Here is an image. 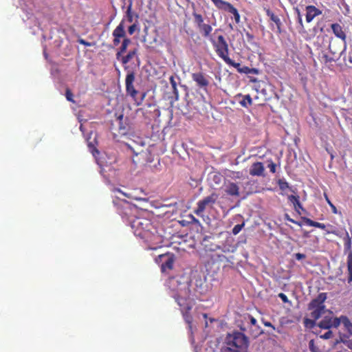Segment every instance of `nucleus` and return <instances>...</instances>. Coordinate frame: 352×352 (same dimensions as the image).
Returning <instances> with one entry per match:
<instances>
[{"instance_id":"4c0bfd02","label":"nucleus","mask_w":352,"mask_h":352,"mask_svg":"<svg viewBox=\"0 0 352 352\" xmlns=\"http://www.w3.org/2000/svg\"><path fill=\"white\" fill-rule=\"evenodd\" d=\"M169 81H170V83L171 87L173 88L174 94L177 95V82H176V81L175 80V77L173 76H171L169 78Z\"/></svg>"},{"instance_id":"aec40b11","label":"nucleus","mask_w":352,"mask_h":352,"mask_svg":"<svg viewBox=\"0 0 352 352\" xmlns=\"http://www.w3.org/2000/svg\"><path fill=\"white\" fill-rule=\"evenodd\" d=\"M226 253V252L217 251L214 254H211L210 258L213 263H228L229 262V260L225 255Z\"/></svg>"},{"instance_id":"a211bd4d","label":"nucleus","mask_w":352,"mask_h":352,"mask_svg":"<svg viewBox=\"0 0 352 352\" xmlns=\"http://www.w3.org/2000/svg\"><path fill=\"white\" fill-rule=\"evenodd\" d=\"M331 30L336 37L346 41V35L342 29V27L338 23H333L331 25Z\"/></svg>"},{"instance_id":"393cba45","label":"nucleus","mask_w":352,"mask_h":352,"mask_svg":"<svg viewBox=\"0 0 352 352\" xmlns=\"http://www.w3.org/2000/svg\"><path fill=\"white\" fill-rule=\"evenodd\" d=\"M131 40L129 38H124L122 40L121 46L118 49V51L116 53V58L120 60V56L126 52L128 46L131 44Z\"/></svg>"},{"instance_id":"603ef678","label":"nucleus","mask_w":352,"mask_h":352,"mask_svg":"<svg viewBox=\"0 0 352 352\" xmlns=\"http://www.w3.org/2000/svg\"><path fill=\"white\" fill-rule=\"evenodd\" d=\"M285 219H286L287 221H290V222H292V223H293L297 224V225H298V226H301L300 223H299V222H298V221H294V219H292V218H290V217H289V215H288V214H286V215H285Z\"/></svg>"},{"instance_id":"864d4df0","label":"nucleus","mask_w":352,"mask_h":352,"mask_svg":"<svg viewBox=\"0 0 352 352\" xmlns=\"http://www.w3.org/2000/svg\"><path fill=\"white\" fill-rule=\"evenodd\" d=\"M78 42H79L80 44H82V45H85V46H86V47H89V46H91V44L89 42H87V41H85L84 39H80V40L78 41Z\"/></svg>"},{"instance_id":"2eb2a0df","label":"nucleus","mask_w":352,"mask_h":352,"mask_svg":"<svg viewBox=\"0 0 352 352\" xmlns=\"http://www.w3.org/2000/svg\"><path fill=\"white\" fill-rule=\"evenodd\" d=\"M265 168L262 162H256L252 164L250 168V174L252 176H264Z\"/></svg>"},{"instance_id":"f03ea898","label":"nucleus","mask_w":352,"mask_h":352,"mask_svg":"<svg viewBox=\"0 0 352 352\" xmlns=\"http://www.w3.org/2000/svg\"><path fill=\"white\" fill-rule=\"evenodd\" d=\"M129 221L134 234L146 241H151L157 232L156 228L148 219L135 217L131 219Z\"/></svg>"},{"instance_id":"c03bdc74","label":"nucleus","mask_w":352,"mask_h":352,"mask_svg":"<svg viewBox=\"0 0 352 352\" xmlns=\"http://www.w3.org/2000/svg\"><path fill=\"white\" fill-rule=\"evenodd\" d=\"M333 337V332L331 330L325 332L324 334L320 336V338L327 340Z\"/></svg>"},{"instance_id":"473e14b6","label":"nucleus","mask_w":352,"mask_h":352,"mask_svg":"<svg viewBox=\"0 0 352 352\" xmlns=\"http://www.w3.org/2000/svg\"><path fill=\"white\" fill-rule=\"evenodd\" d=\"M241 73H244L246 74H258L259 73V70L256 68H250L247 66H244L241 68Z\"/></svg>"},{"instance_id":"412c9836","label":"nucleus","mask_w":352,"mask_h":352,"mask_svg":"<svg viewBox=\"0 0 352 352\" xmlns=\"http://www.w3.org/2000/svg\"><path fill=\"white\" fill-rule=\"evenodd\" d=\"M339 343H343L348 349L352 351V339H349V336L346 334H340V338L334 342L333 345Z\"/></svg>"},{"instance_id":"f257e3e1","label":"nucleus","mask_w":352,"mask_h":352,"mask_svg":"<svg viewBox=\"0 0 352 352\" xmlns=\"http://www.w3.org/2000/svg\"><path fill=\"white\" fill-rule=\"evenodd\" d=\"M166 285L170 291V296L179 307L183 318L188 325L189 331L192 333L193 319L190 311L195 305V300L190 297L189 281L184 276H177L170 277Z\"/></svg>"},{"instance_id":"5701e85b","label":"nucleus","mask_w":352,"mask_h":352,"mask_svg":"<svg viewBox=\"0 0 352 352\" xmlns=\"http://www.w3.org/2000/svg\"><path fill=\"white\" fill-rule=\"evenodd\" d=\"M198 29L204 38H208L210 40V36H212V34H211L212 28L210 25L203 23L198 28Z\"/></svg>"},{"instance_id":"423d86ee","label":"nucleus","mask_w":352,"mask_h":352,"mask_svg":"<svg viewBox=\"0 0 352 352\" xmlns=\"http://www.w3.org/2000/svg\"><path fill=\"white\" fill-rule=\"evenodd\" d=\"M218 195L213 192L210 195L199 200L197 204V208L194 210L195 214L197 216L202 217L206 209L213 208V206L216 203Z\"/></svg>"},{"instance_id":"58836bf2","label":"nucleus","mask_w":352,"mask_h":352,"mask_svg":"<svg viewBox=\"0 0 352 352\" xmlns=\"http://www.w3.org/2000/svg\"><path fill=\"white\" fill-rule=\"evenodd\" d=\"M267 167L272 173H275L276 171V164L272 160H268Z\"/></svg>"},{"instance_id":"49530a36","label":"nucleus","mask_w":352,"mask_h":352,"mask_svg":"<svg viewBox=\"0 0 352 352\" xmlns=\"http://www.w3.org/2000/svg\"><path fill=\"white\" fill-rule=\"evenodd\" d=\"M278 296L282 300V301L283 302H285V303L290 302L289 300H288L287 296L285 294L280 293V294H278Z\"/></svg>"},{"instance_id":"13d9d810","label":"nucleus","mask_w":352,"mask_h":352,"mask_svg":"<svg viewBox=\"0 0 352 352\" xmlns=\"http://www.w3.org/2000/svg\"><path fill=\"white\" fill-rule=\"evenodd\" d=\"M298 15H299V16H298V21H299V23H300L301 25H302V21L301 16H300V14H299Z\"/></svg>"},{"instance_id":"a18cd8bd","label":"nucleus","mask_w":352,"mask_h":352,"mask_svg":"<svg viewBox=\"0 0 352 352\" xmlns=\"http://www.w3.org/2000/svg\"><path fill=\"white\" fill-rule=\"evenodd\" d=\"M245 36L247 38L248 42L252 43L254 42V36L253 34H250V32H247L245 33Z\"/></svg>"},{"instance_id":"ddd939ff","label":"nucleus","mask_w":352,"mask_h":352,"mask_svg":"<svg viewBox=\"0 0 352 352\" xmlns=\"http://www.w3.org/2000/svg\"><path fill=\"white\" fill-rule=\"evenodd\" d=\"M210 236H205L203 240V245L206 252H210L212 254L215 253L217 251H221L222 252H230V250L226 245L220 246L214 243H209L208 239Z\"/></svg>"},{"instance_id":"ea45409f","label":"nucleus","mask_w":352,"mask_h":352,"mask_svg":"<svg viewBox=\"0 0 352 352\" xmlns=\"http://www.w3.org/2000/svg\"><path fill=\"white\" fill-rule=\"evenodd\" d=\"M65 97L68 101L72 102L73 103L75 102V101L73 99L74 95L69 89H66Z\"/></svg>"},{"instance_id":"4be33fe9","label":"nucleus","mask_w":352,"mask_h":352,"mask_svg":"<svg viewBox=\"0 0 352 352\" xmlns=\"http://www.w3.org/2000/svg\"><path fill=\"white\" fill-rule=\"evenodd\" d=\"M266 14L270 18L271 21H272L276 25L277 32L278 33L281 32V21L280 18L275 15L273 12H272L270 9L265 10Z\"/></svg>"},{"instance_id":"1a4fd4ad","label":"nucleus","mask_w":352,"mask_h":352,"mask_svg":"<svg viewBox=\"0 0 352 352\" xmlns=\"http://www.w3.org/2000/svg\"><path fill=\"white\" fill-rule=\"evenodd\" d=\"M192 80L196 85L204 91H207L210 85L209 76L203 72H195L191 74Z\"/></svg>"},{"instance_id":"dca6fc26","label":"nucleus","mask_w":352,"mask_h":352,"mask_svg":"<svg viewBox=\"0 0 352 352\" xmlns=\"http://www.w3.org/2000/svg\"><path fill=\"white\" fill-rule=\"evenodd\" d=\"M306 21L310 23L316 16L322 14V11L314 6H307L306 7Z\"/></svg>"},{"instance_id":"b1692460","label":"nucleus","mask_w":352,"mask_h":352,"mask_svg":"<svg viewBox=\"0 0 352 352\" xmlns=\"http://www.w3.org/2000/svg\"><path fill=\"white\" fill-rule=\"evenodd\" d=\"M309 349L311 352H325L324 346L322 345L321 342L311 340L309 342Z\"/></svg>"},{"instance_id":"f704fd0d","label":"nucleus","mask_w":352,"mask_h":352,"mask_svg":"<svg viewBox=\"0 0 352 352\" xmlns=\"http://www.w3.org/2000/svg\"><path fill=\"white\" fill-rule=\"evenodd\" d=\"M288 200L293 204L294 208H296V205H300L299 196L298 195H289Z\"/></svg>"},{"instance_id":"39448f33","label":"nucleus","mask_w":352,"mask_h":352,"mask_svg":"<svg viewBox=\"0 0 352 352\" xmlns=\"http://www.w3.org/2000/svg\"><path fill=\"white\" fill-rule=\"evenodd\" d=\"M327 299L326 293H320L318 296L308 304V310L311 311L310 317L318 320L325 313L326 307L324 304Z\"/></svg>"},{"instance_id":"9b49d317","label":"nucleus","mask_w":352,"mask_h":352,"mask_svg":"<svg viewBox=\"0 0 352 352\" xmlns=\"http://www.w3.org/2000/svg\"><path fill=\"white\" fill-rule=\"evenodd\" d=\"M340 317H329L325 316L318 323V326L323 329H329L331 327L338 328L340 325Z\"/></svg>"},{"instance_id":"09e8293b","label":"nucleus","mask_w":352,"mask_h":352,"mask_svg":"<svg viewBox=\"0 0 352 352\" xmlns=\"http://www.w3.org/2000/svg\"><path fill=\"white\" fill-rule=\"evenodd\" d=\"M295 258L300 261L306 258V255L302 253H296L294 254Z\"/></svg>"},{"instance_id":"e433bc0d","label":"nucleus","mask_w":352,"mask_h":352,"mask_svg":"<svg viewBox=\"0 0 352 352\" xmlns=\"http://www.w3.org/2000/svg\"><path fill=\"white\" fill-rule=\"evenodd\" d=\"M324 196L325 197V200L327 201V204H329V206L331 207V210H332V212L333 214H337L338 213V210L336 208V207L332 204V202L330 201V199H329L326 193L324 194Z\"/></svg>"},{"instance_id":"de8ad7c7","label":"nucleus","mask_w":352,"mask_h":352,"mask_svg":"<svg viewBox=\"0 0 352 352\" xmlns=\"http://www.w3.org/2000/svg\"><path fill=\"white\" fill-rule=\"evenodd\" d=\"M322 58L325 63H328L332 62L333 60V59L332 58H331L329 56H328L327 54H324L322 56Z\"/></svg>"},{"instance_id":"4468645a","label":"nucleus","mask_w":352,"mask_h":352,"mask_svg":"<svg viewBox=\"0 0 352 352\" xmlns=\"http://www.w3.org/2000/svg\"><path fill=\"white\" fill-rule=\"evenodd\" d=\"M113 204L120 215H128L129 211L131 210V204L126 200L117 199L113 200Z\"/></svg>"},{"instance_id":"20e7f679","label":"nucleus","mask_w":352,"mask_h":352,"mask_svg":"<svg viewBox=\"0 0 352 352\" xmlns=\"http://www.w3.org/2000/svg\"><path fill=\"white\" fill-rule=\"evenodd\" d=\"M219 31V29L215 30L209 41L217 55L223 60L229 56V45L223 35L217 34Z\"/></svg>"},{"instance_id":"8fccbe9b","label":"nucleus","mask_w":352,"mask_h":352,"mask_svg":"<svg viewBox=\"0 0 352 352\" xmlns=\"http://www.w3.org/2000/svg\"><path fill=\"white\" fill-rule=\"evenodd\" d=\"M248 318L250 319V324L254 327L256 326L257 321L251 315H248Z\"/></svg>"},{"instance_id":"a19ab883","label":"nucleus","mask_w":352,"mask_h":352,"mask_svg":"<svg viewBox=\"0 0 352 352\" xmlns=\"http://www.w3.org/2000/svg\"><path fill=\"white\" fill-rule=\"evenodd\" d=\"M243 226H244V223H243L241 224L235 225L232 229V233L234 234H237L238 233H239L241 232V230H242Z\"/></svg>"},{"instance_id":"680f3d73","label":"nucleus","mask_w":352,"mask_h":352,"mask_svg":"<svg viewBox=\"0 0 352 352\" xmlns=\"http://www.w3.org/2000/svg\"><path fill=\"white\" fill-rule=\"evenodd\" d=\"M204 318H207V314H204Z\"/></svg>"},{"instance_id":"f8f14e48","label":"nucleus","mask_w":352,"mask_h":352,"mask_svg":"<svg viewBox=\"0 0 352 352\" xmlns=\"http://www.w3.org/2000/svg\"><path fill=\"white\" fill-rule=\"evenodd\" d=\"M125 26L124 21L122 20L119 25L113 31L112 35L113 36V44L114 46H118L120 43V39L127 38L126 36Z\"/></svg>"},{"instance_id":"a878e982","label":"nucleus","mask_w":352,"mask_h":352,"mask_svg":"<svg viewBox=\"0 0 352 352\" xmlns=\"http://www.w3.org/2000/svg\"><path fill=\"white\" fill-rule=\"evenodd\" d=\"M301 219H302V221L304 222V223H305L307 226L318 228L322 230H325L327 228L325 224L319 223L317 221H314L307 217H302Z\"/></svg>"},{"instance_id":"4d7b16f0","label":"nucleus","mask_w":352,"mask_h":352,"mask_svg":"<svg viewBox=\"0 0 352 352\" xmlns=\"http://www.w3.org/2000/svg\"><path fill=\"white\" fill-rule=\"evenodd\" d=\"M250 81L252 82H256L258 80L256 78H251Z\"/></svg>"},{"instance_id":"0eeeda50","label":"nucleus","mask_w":352,"mask_h":352,"mask_svg":"<svg viewBox=\"0 0 352 352\" xmlns=\"http://www.w3.org/2000/svg\"><path fill=\"white\" fill-rule=\"evenodd\" d=\"M352 241L349 233L346 232V236L344 237V252H348L346 258V267H347V282L351 283L352 282V251H351Z\"/></svg>"},{"instance_id":"3c124183","label":"nucleus","mask_w":352,"mask_h":352,"mask_svg":"<svg viewBox=\"0 0 352 352\" xmlns=\"http://www.w3.org/2000/svg\"><path fill=\"white\" fill-rule=\"evenodd\" d=\"M233 175H234V176H233L234 179H241V178L243 177V173L241 172H239V171L234 172Z\"/></svg>"},{"instance_id":"5fc2aeb1","label":"nucleus","mask_w":352,"mask_h":352,"mask_svg":"<svg viewBox=\"0 0 352 352\" xmlns=\"http://www.w3.org/2000/svg\"><path fill=\"white\" fill-rule=\"evenodd\" d=\"M294 210L298 213V214H300V210H302V211H305V210L304 209V208L302 207V204L300 203V205L297 206L296 205V208H294Z\"/></svg>"},{"instance_id":"bb28decb","label":"nucleus","mask_w":352,"mask_h":352,"mask_svg":"<svg viewBox=\"0 0 352 352\" xmlns=\"http://www.w3.org/2000/svg\"><path fill=\"white\" fill-rule=\"evenodd\" d=\"M212 2L214 4V6L221 10H223L228 11L230 8L232 6V4L228 1H225L223 0H211Z\"/></svg>"},{"instance_id":"c9c22d12","label":"nucleus","mask_w":352,"mask_h":352,"mask_svg":"<svg viewBox=\"0 0 352 352\" xmlns=\"http://www.w3.org/2000/svg\"><path fill=\"white\" fill-rule=\"evenodd\" d=\"M278 184L280 190H285L289 188L288 182L285 179H278Z\"/></svg>"},{"instance_id":"6e6d98bb","label":"nucleus","mask_w":352,"mask_h":352,"mask_svg":"<svg viewBox=\"0 0 352 352\" xmlns=\"http://www.w3.org/2000/svg\"><path fill=\"white\" fill-rule=\"evenodd\" d=\"M263 324L265 327H272L273 329H275V327L270 322H267V321H265V322H263Z\"/></svg>"},{"instance_id":"79ce46f5","label":"nucleus","mask_w":352,"mask_h":352,"mask_svg":"<svg viewBox=\"0 0 352 352\" xmlns=\"http://www.w3.org/2000/svg\"><path fill=\"white\" fill-rule=\"evenodd\" d=\"M126 18H127V21L129 22V23H132L133 21V13L131 12V6H129L126 10Z\"/></svg>"},{"instance_id":"bf43d9fd","label":"nucleus","mask_w":352,"mask_h":352,"mask_svg":"<svg viewBox=\"0 0 352 352\" xmlns=\"http://www.w3.org/2000/svg\"><path fill=\"white\" fill-rule=\"evenodd\" d=\"M330 233H333V232L330 231V230H327V234H330Z\"/></svg>"},{"instance_id":"6ab92c4d","label":"nucleus","mask_w":352,"mask_h":352,"mask_svg":"<svg viewBox=\"0 0 352 352\" xmlns=\"http://www.w3.org/2000/svg\"><path fill=\"white\" fill-rule=\"evenodd\" d=\"M340 324H342L344 327V330L347 333L349 338L352 336V322L350 319L344 315L340 316Z\"/></svg>"},{"instance_id":"7ed1b4c3","label":"nucleus","mask_w":352,"mask_h":352,"mask_svg":"<svg viewBox=\"0 0 352 352\" xmlns=\"http://www.w3.org/2000/svg\"><path fill=\"white\" fill-rule=\"evenodd\" d=\"M225 342L227 345L234 348L238 352H248L249 338L242 332L234 331L228 333Z\"/></svg>"},{"instance_id":"e2e57ef3","label":"nucleus","mask_w":352,"mask_h":352,"mask_svg":"<svg viewBox=\"0 0 352 352\" xmlns=\"http://www.w3.org/2000/svg\"><path fill=\"white\" fill-rule=\"evenodd\" d=\"M122 117H123V116H122V115H121V116H119V118H120V119H122Z\"/></svg>"},{"instance_id":"c756f323","label":"nucleus","mask_w":352,"mask_h":352,"mask_svg":"<svg viewBox=\"0 0 352 352\" xmlns=\"http://www.w3.org/2000/svg\"><path fill=\"white\" fill-rule=\"evenodd\" d=\"M239 103L242 107L247 108L248 106H251L252 104V99L251 96L248 94L243 96V99L239 102Z\"/></svg>"},{"instance_id":"cd10ccee","label":"nucleus","mask_w":352,"mask_h":352,"mask_svg":"<svg viewBox=\"0 0 352 352\" xmlns=\"http://www.w3.org/2000/svg\"><path fill=\"white\" fill-rule=\"evenodd\" d=\"M138 49L135 48L128 52L126 56H122L120 61L123 65H126L135 56L137 55Z\"/></svg>"},{"instance_id":"0e129e2a","label":"nucleus","mask_w":352,"mask_h":352,"mask_svg":"<svg viewBox=\"0 0 352 352\" xmlns=\"http://www.w3.org/2000/svg\"><path fill=\"white\" fill-rule=\"evenodd\" d=\"M119 192H122V191L119 189L117 190Z\"/></svg>"},{"instance_id":"72a5a7b5","label":"nucleus","mask_w":352,"mask_h":352,"mask_svg":"<svg viewBox=\"0 0 352 352\" xmlns=\"http://www.w3.org/2000/svg\"><path fill=\"white\" fill-rule=\"evenodd\" d=\"M192 15L195 19V22L196 23V24L197 25V28H199L200 25H201L203 23H204V18L201 14L194 12L192 14Z\"/></svg>"},{"instance_id":"6e6552de","label":"nucleus","mask_w":352,"mask_h":352,"mask_svg":"<svg viewBox=\"0 0 352 352\" xmlns=\"http://www.w3.org/2000/svg\"><path fill=\"white\" fill-rule=\"evenodd\" d=\"M175 261V256L173 254L167 252L159 255L155 258V262L161 263V270L165 272L166 270H172Z\"/></svg>"},{"instance_id":"052dcab7","label":"nucleus","mask_w":352,"mask_h":352,"mask_svg":"<svg viewBox=\"0 0 352 352\" xmlns=\"http://www.w3.org/2000/svg\"><path fill=\"white\" fill-rule=\"evenodd\" d=\"M260 333H261V332H260V333H257L256 334L254 335V337H256V336H257L258 334H260Z\"/></svg>"},{"instance_id":"f3484780","label":"nucleus","mask_w":352,"mask_h":352,"mask_svg":"<svg viewBox=\"0 0 352 352\" xmlns=\"http://www.w3.org/2000/svg\"><path fill=\"white\" fill-rule=\"evenodd\" d=\"M225 192L227 195L230 196L239 197L240 195L239 186L232 182H228L226 184Z\"/></svg>"},{"instance_id":"7c9ffc66","label":"nucleus","mask_w":352,"mask_h":352,"mask_svg":"<svg viewBox=\"0 0 352 352\" xmlns=\"http://www.w3.org/2000/svg\"><path fill=\"white\" fill-rule=\"evenodd\" d=\"M316 320H317L313 319L312 318H305L303 320V324L305 327L311 329V328H314L316 325Z\"/></svg>"},{"instance_id":"9d476101","label":"nucleus","mask_w":352,"mask_h":352,"mask_svg":"<svg viewBox=\"0 0 352 352\" xmlns=\"http://www.w3.org/2000/svg\"><path fill=\"white\" fill-rule=\"evenodd\" d=\"M135 81V74L133 72H128L126 78H125V85H126V92L128 95L132 97L133 99L135 98L138 91L135 89L133 86V82Z\"/></svg>"},{"instance_id":"2f4dec72","label":"nucleus","mask_w":352,"mask_h":352,"mask_svg":"<svg viewBox=\"0 0 352 352\" xmlns=\"http://www.w3.org/2000/svg\"><path fill=\"white\" fill-rule=\"evenodd\" d=\"M228 12L234 15V18L236 23L240 22V14L236 8L232 5Z\"/></svg>"},{"instance_id":"c85d7f7f","label":"nucleus","mask_w":352,"mask_h":352,"mask_svg":"<svg viewBox=\"0 0 352 352\" xmlns=\"http://www.w3.org/2000/svg\"><path fill=\"white\" fill-rule=\"evenodd\" d=\"M223 60L228 65L232 66L234 68H236L238 70V72L241 73L242 67H241V64L239 63L234 62L229 57V56Z\"/></svg>"},{"instance_id":"37998d69","label":"nucleus","mask_w":352,"mask_h":352,"mask_svg":"<svg viewBox=\"0 0 352 352\" xmlns=\"http://www.w3.org/2000/svg\"><path fill=\"white\" fill-rule=\"evenodd\" d=\"M138 30V24L136 23H135L129 27L128 32L130 35H132Z\"/></svg>"}]
</instances>
